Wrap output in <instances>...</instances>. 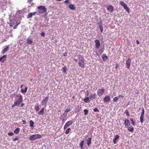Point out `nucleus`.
<instances>
[{
	"label": "nucleus",
	"instance_id": "nucleus-36",
	"mask_svg": "<svg viewBox=\"0 0 149 149\" xmlns=\"http://www.w3.org/2000/svg\"><path fill=\"white\" fill-rule=\"evenodd\" d=\"M85 115H86L88 113V110L87 109H84V110Z\"/></svg>",
	"mask_w": 149,
	"mask_h": 149
},
{
	"label": "nucleus",
	"instance_id": "nucleus-38",
	"mask_svg": "<svg viewBox=\"0 0 149 149\" xmlns=\"http://www.w3.org/2000/svg\"><path fill=\"white\" fill-rule=\"evenodd\" d=\"M130 121H132V124L133 125H135V122L133 120V119L132 118H131L130 119Z\"/></svg>",
	"mask_w": 149,
	"mask_h": 149
},
{
	"label": "nucleus",
	"instance_id": "nucleus-49",
	"mask_svg": "<svg viewBox=\"0 0 149 149\" xmlns=\"http://www.w3.org/2000/svg\"><path fill=\"white\" fill-rule=\"evenodd\" d=\"M63 56H67V52H65L63 54Z\"/></svg>",
	"mask_w": 149,
	"mask_h": 149
},
{
	"label": "nucleus",
	"instance_id": "nucleus-25",
	"mask_svg": "<svg viewBox=\"0 0 149 149\" xmlns=\"http://www.w3.org/2000/svg\"><path fill=\"white\" fill-rule=\"evenodd\" d=\"M27 43L31 44L33 43V41L29 38H28L26 40Z\"/></svg>",
	"mask_w": 149,
	"mask_h": 149
},
{
	"label": "nucleus",
	"instance_id": "nucleus-33",
	"mask_svg": "<svg viewBox=\"0 0 149 149\" xmlns=\"http://www.w3.org/2000/svg\"><path fill=\"white\" fill-rule=\"evenodd\" d=\"M71 130V129L70 128H68L65 132V133L66 134H68L69 133L70 131Z\"/></svg>",
	"mask_w": 149,
	"mask_h": 149
},
{
	"label": "nucleus",
	"instance_id": "nucleus-32",
	"mask_svg": "<svg viewBox=\"0 0 149 149\" xmlns=\"http://www.w3.org/2000/svg\"><path fill=\"white\" fill-rule=\"evenodd\" d=\"M128 129L129 131L132 132L134 130V128L132 127H129L128 128Z\"/></svg>",
	"mask_w": 149,
	"mask_h": 149
},
{
	"label": "nucleus",
	"instance_id": "nucleus-41",
	"mask_svg": "<svg viewBox=\"0 0 149 149\" xmlns=\"http://www.w3.org/2000/svg\"><path fill=\"white\" fill-rule=\"evenodd\" d=\"M70 110V108L69 109H66L65 111V113H67L68 112H69Z\"/></svg>",
	"mask_w": 149,
	"mask_h": 149
},
{
	"label": "nucleus",
	"instance_id": "nucleus-50",
	"mask_svg": "<svg viewBox=\"0 0 149 149\" xmlns=\"http://www.w3.org/2000/svg\"><path fill=\"white\" fill-rule=\"evenodd\" d=\"M118 97L119 98V97H120L122 98V99H123V98H124V97L122 95H119L118 96Z\"/></svg>",
	"mask_w": 149,
	"mask_h": 149
},
{
	"label": "nucleus",
	"instance_id": "nucleus-12",
	"mask_svg": "<svg viewBox=\"0 0 149 149\" xmlns=\"http://www.w3.org/2000/svg\"><path fill=\"white\" fill-rule=\"evenodd\" d=\"M110 98L109 96L107 95L105 96L103 101L105 102H108L110 101Z\"/></svg>",
	"mask_w": 149,
	"mask_h": 149
},
{
	"label": "nucleus",
	"instance_id": "nucleus-24",
	"mask_svg": "<svg viewBox=\"0 0 149 149\" xmlns=\"http://www.w3.org/2000/svg\"><path fill=\"white\" fill-rule=\"evenodd\" d=\"M84 141L82 140L81 141V142L79 143V146L81 147V149H83V145L84 143Z\"/></svg>",
	"mask_w": 149,
	"mask_h": 149
},
{
	"label": "nucleus",
	"instance_id": "nucleus-37",
	"mask_svg": "<svg viewBox=\"0 0 149 149\" xmlns=\"http://www.w3.org/2000/svg\"><path fill=\"white\" fill-rule=\"evenodd\" d=\"M125 113L126 114V115L127 116H130V115L129 114V112L128 110H126L125 112Z\"/></svg>",
	"mask_w": 149,
	"mask_h": 149
},
{
	"label": "nucleus",
	"instance_id": "nucleus-8",
	"mask_svg": "<svg viewBox=\"0 0 149 149\" xmlns=\"http://www.w3.org/2000/svg\"><path fill=\"white\" fill-rule=\"evenodd\" d=\"M48 100V97H47L44 98L41 102V105L42 106H45L46 105L47 102Z\"/></svg>",
	"mask_w": 149,
	"mask_h": 149
},
{
	"label": "nucleus",
	"instance_id": "nucleus-18",
	"mask_svg": "<svg viewBox=\"0 0 149 149\" xmlns=\"http://www.w3.org/2000/svg\"><path fill=\"white\" fill-rule=\"evenodd\" d=\"M76 110H75V112L78 113L79 112V110H80L81 109V107L80 105H77V106L75 108Z\"/></svg>",
	"mask_w": 149,
	"mask_h": 149
},
{
	"label": "nucleus",
	"instance_id": "nucleus-40",
	"mask_svg": "<svg viewBox=\"0 0 149 149\" xmlns=\"http://www.w3.org/2000/svg\"><path fill=\"white\" fill-rule=\"evenodd\" d=\"M8 134L9 136H12L14 134L12 132H10Z\"/></svg>",
	"mask_w": 149,
	"mask_h": 149
},
{
	"label": "nucleus",
	"instance_id": "nucleus-3",
	"mask_svg": "<svg viewBox=\"0 0 149 149\" xmlns=\"http://www.w3.org/2000/svg\"><path fill=\"white\" fill-rule=\"evenodd\" d=\"M37 8L39 10L38 12L39 13L43 14L47 11V8L44 6H41L38 7Z\"/></svg>",
	"mask_w": 149,
	"mask_h": 149
},
{
	"label": "nucleus",
	"instance_id": "nucleus-15",
	"mask_svg": "<svg viewBox=\"0 0 149 149\" xmlns=\"http://www.w3.org/2000/svg\"><path fill=\"white\" fill-rule=\"evenodd\" d=\"M125 127H127L130 125V122L128 119H126L125 120Z\"/></svg>",
	"mask_w": 149,
	"mask_h": 149
},
{
	"label": "nucleus",
	"instance_id": "nucleus-48",
	"mask_svg": "<svg viewBox=\"0 0 149 149\" xmlns=\"http://www.w3.org/2000/svg\"><path fill=\"white\" fill-rule=\"evenodd\" d=\"M33 0H28V2L29 3H31V2Z\"/></svg>",
	"mask_w": 149,
	"mask_h": 149
},
{
	"label": "nucleus",
	"instance_id": "nucleus-13",
	"mask_svg": "<svg viewBox=\"0 0 149 149\" xmlns=\"http://www.w3.org/2000/svg\"><path fill=\"white\" fill-rule=\"evenodd\" d=\"M96 93L91 94L89 96V98L91 100H93L95 99L96 97Z\"/></svg>",
	"mask_w": 149,
	"mask_h": 149
},
{
	"label": "nucleus",
	"instance_id": "nucleus-39",
	"mask_svg": "<svg viewBox=\"0 0 149 149\" xmlns=\"http://www.w3.org/2000/svg\"><path fill=\"white\" fill-rule=\"evenodd\" d=\"M144 112H145L144 109V108H143L142 109V112H141V115H142V116H144Z\"/></svg>",
	"mask_w": 149,
	"mask_h": 149
},
{
	"label": "nucleus",
	"instance_id": "nucleus-56",
	"mask_svg": "<svg viewBox=\"0 0 149 149\" xmlns=\"http://www.w3.org/2000/svg\"><path fill=\"white\" fill-rule=\"evenodd\" d=\"M136 42L137 44H139V42L138 40H136Z\"/></svg>",
	"mask_w": 149,
	"mask_h": 149
},
{
	"label": "nucleus",
	"instance_id": "nucleus-5",
	"mask_svg": "<svg viewBox=\"0 0 149 149\" xmlns=\"http://www.w3.org/2000/svg\"><path fill=\"white\" fill-rule=\"evenodd\" d=\"M120 5L123 6V8L128 13L129 12V8L127 7L126 4L124 2L122 1H120Z\"/></svg>",
	"mask_w": 149,
	"mask_h": 149
},
{
	"label": "nucleus",
	"instance_id": "nucleus-62",
	"mask_svg": "<svg viewBox=\"0 0 149 149\" xmlns=\"http://www.w3.org/2000/svg\"><path fill=\"white\" fill-rule=\"evenodd\" d=\"M56 0V1H61L62 0Z\"/></svg>",
	"mask_w": 149,
	"mask_h": 149
},
{
	"label": "nucleus",
	"instance_id": "nucleus-26",
	"mask_svg": "<svg viewBox=\"0 0 149 149\" xmlns=\"http://www.w3.org/2000/svg\"><path fill=\"white\" fill-rule=\"evenodd\" d=\"M30 126L31 127H34V122L32 120H31L29 121Z\"/></svg>",
	"mask_w": 149,
	"mask_h": 149
},
{
	"label": "nucleus",
	"instance_id": "nucleus-52",
	"mask_svg": "<svg viewBox=\"0 0 149 149\" xmlns=\"http://www.w3.org/2000/svg\"><path fill=\"white\" fill-rule=\"evenodd\" d=\"M27 87H26L25 88V89H24V91L25 92H26L27 91Z\"/></svg>",
	"mask_w": 149,
	"mask_h": 149
},
{
	"label": "nucleus",
	"instance_id": "nucleus-9",
	"mask_svg": "<svg viewBox=\"0 0 149 149\" xmlns=\"http://www.w3.org/2000/svg\"><path fill=\"white\" fill-rule=\"evenodd\" d=\"M131 60L130 58H128L126 60V64L128 69H129L130 68Z\"/></svg>",
	"mask_w": 149,
	"mask_h": 149
},
{
	"label": "nucleus",
	"instance_id": "nucleus-27",
	"mask_svg": "<svg viewBox=\"0 0 149 149\" xmlns=\"http://www.w3.org/2000/svg\"><path fill=\"white\" fill-rule=\"evenodd\" d=\"M20 130V129L19 128H17L14 131V133L15 134H17L19 132Z\"/></svg>",
	"mask_w": 149,
	"mask_h": 149
},
{
	"label": "nucleus",
	"instance_id": "nucleus-46",
	"mask_svg": "<svg viewBox=\"0 0 149 149\" xmlns=\"http://www.w3.org/2000/svg\"><path fill=\"white\" fill-rule=\"evenodd\" d=\"M18 138H17V137H16L15 138H14L13 140V141L15 142L16 141L18 140Z\"/></svg>",
	"mask_w": 149,
	"mask_h": 149
},
{
	"label": "nucleus",
	"instance_id": "nucleus-10",
	"mask_svg": "<svg viewBox=\"0 0 149 149\" xmlns=\"http://www.w3.org/2000/svg\"><path fill=\"white\" fill-rule=\"evenodd\" d=\"M95 47L97 49H98L100 48V42L98 40H96L95 41Z\"/></svg>",
	"mask_w": 149,
	"mask_h": 149
},
{
	"label": "nucleus",
	"instance_id": "nucleus-43",
	"mask_svg": "<svg viewBox=\"0 0 149 149\" xmlns=\"http://www.w3.org/2000/svg\"><path fill=\"white\" fill-rule=\"evenodd\" d=\"M93 111H94L96 112H98L99 111V110H98L97 108H94L93 109Z\"/></svg>",
	"mask_w": 149,
	"mask_h": 149
},
{
	"label": "nucleus",
	"instance_id": "nucleus-28",
	"mask_svg": "<svg viewBox=\"0 0 149 149\" xmlns=\"http://www.w3.org/2000/svg\"><path fill=\"white\" fill-rule=\"evenodd\" d=\"M66 70L67 68L66 66L63 67L61 70L64 73H65L66 72Z\"/></svg>",
	"mask_w": 149,
	"mask_h": 149
},
{
	"label": "nucleus",
	"instance_id": "nucleus-14",
	"mask_svg": "<svg viewBox=\"0 0 149 149\" xmlns=\"http://www.w3.org/2000/svg\"><path fill=\"white\" fill-rule=\"evenodd\" d=\"M6 55H3L2 57H0V61L2 63L3 62L6 60Z\"/></svg>",
	"mask_w": 149,
	"mask_h": 149
},
{
	"label": "nucleus",
	"instance_id": "nucleus-58",
	"mask_svg": "<svg viewBox=\"0 0 149 149\" xmlns=\"http://www.w3.org/2000/svg\"><path fill=\"white\" fill-rule=\"evenodd\" d=\"M24 105V104L23 103H22L20 107H22Z\"/></svg>",
	"mask_w": 149,
	"mask_h": 149
},
{
	"label": "nucleus",
	"instance_id": "nucleus-51",
	"mask_svg": "<svg viewBox=\"0 0 149 149\" xmlns=\"http://www.w3.org/2000/svg\"><path fill=\"white\" fill-rule=\"evenodd\" d=\"M64 2L68 3H69V0H66L64 1Z\"/></svg>",
	"mask_w": 149,
	"mask_h": 149
},
{
	"label": "nucleus",
	"instance_id": "nucleus-42",
	"mask_svg": "<svg viewBox=\"0 0 149 149\" xmlns=\"http://www.w3.org/2000/svg\"><path fill=\"white\" fill-rule=\"evenodd\" d=\"M120 137V136L119 135H116L115 137V138H114V139H119V138Z\"/></svg>",
	"mask_w": 149,
	"mask_h": 149
},
{
	"label": "nucleus",
	"instance_id": "nucleus-63",
	"mask_svg": "<svg viewBox=\"0 0 149 149\" xmlns=\"http://www.w3.org/2000/svg\"><path fill=\"white\" fill-rule=\"evenodd\" d=\"M74 98H75V96H73V97H72V98H73V99H74Z\"/></svg>",
	"mask_w": 149,
	"mask_h": 149
},
{
	"label": "nucleus",
	"instance_id": "nucleus-44",
	"mask_svg": "<svg viewBox=\"0 0 149 149\" xmlns=\"http://www.w3.org/2000/svg\"><path fill=\"white\" fill-rule=\"evenodd\" d=\"M116 140H117L116 139H113V143L114 144H115L116 143Z\"/></svg>",
	"mask_w": 149,
	"mask_h": 149
},
{
	"label": "nucleus",
	"instance_id": "nucleus-55",
	"mask_svg": "<svg viewBox=\"0 0 149 149\" xmlns=\"http://www.w3.org/2000/svg\"><path fill=\"white\" fill-rule=\"evenodd\" d=\"M17 25H15L14 27H13V28L14 29H16L17 27Z\"/></svg>",
	"mask_w": 149,
	"mask_h": 149
},
{
	"label": "nucleus",
	"instance_id": "nucleus-59",
	"mask_svg": "<svg viewBox=\"0 0 149 149\" xmlns=\"http://www.w3.org/2000/svg\"><path fill=\"white\" fill-rule=\"evenodd\" d=\"M74 61H75V62H77V60L76 59V58H74Z\"/></svg>",
	"mask_w": 149,
	"mask_h": 149
},
{
	"label": "nucleus",
	"instance_id": "nucleus-53",
	"mask_svg": "<svg viewBox=\"0 0 149 149\" xmlns=\"http://www.w3.org/2000/svg\"><path fill=\"white\" fill-rule=\"evenodd\" d=\"M22 122H23V124H25L26 123V121H25V120H22Z\"/></svg>",
	"mask_w": 149,
	"mask_h": 149
},
{
	"label": "nucleus",
	"instance_id": "nucleus-11",
	"mask_svg": "<svg viewBox=\"0 0 149 149\" xmlns=\"http://www.w3.org/2000/svg\"><path fill=\"white\" fill-rule=\"evenodd\" d=\"M107 9L108 11L110 13L113 12L114 10L113 7L111 5L108 6Z\"/></svg>",
	"mask_w": 149,
	"mask_h": 149
},
{
	"label": "nucleus",
	"instance_id": "nucleus-47",
	"mask_svg": "<svg viewBox=\"0 0 149 149\" xmlns=\"http://www.w3.org/2000/svg\"><path fill=\"white\" fill-rule=\"evenodd\" d=\"M45 33H44L42 32L41 33V36H45Z\"/></svg>",
	"mask_w": 149,
	"mask_h": 149
},
{
	"label": "nucleus",
	"instance_id": "nucleus-2",
	"mask_svg": "<svg viewBox=\"0 0 149 149\" xmlns=\"http://www.w3.org/2000/svg\"><path fill=\"white\" fill-rule=\"evenodd\" d=\"M18 98L16 99L15 102V105H19L23 101V97L21 95L18 96Z\"/></svg>",
	"mask_w": 149,
	"mask_h": 149
},
{
	"label": "nucleus",
	"instance_id": "nucleus-21",
	"mask_svg": "<svg viewBox=\"0 0 149 149\" xmlns=\"http://www.w3.org/2000/svg\"><path fill=\"white\" fill-rule=\"evenodd\" d=\"M44 108H42L41 109V110L38 112V114L39 115H43V114H44Z\"/></svg>",
	"mask_w": 149,
	"mask_h": 149
},
{
	"label": "nucleus",
	"instance_id": "nucleus-61",
	"mask_svg": "<svg viewBox=\"0 0 149 149\" xmlns=\"http://www.w3.org/2000/svg\"><path fill=\"white\" fill-rule=\"evenodd\" d=\"M20 22H19L18 23H17L16 25H17V26L19 24H20Z\"/></svg>",
	"mask_w": 149,
	"mask_h": 149
},
{
	"label": "nucleus",
	"instance_id": "nucleus-31",
	"mask_svg": "<svg viewBox=\"0 0 149 149\" xmlns=\"http://www.w3.org/2000/svg\"><path fill=\"white\" fill-rule=\"evenodd\" d=\"M118 98H119L118 96L117 97H114L113 100V101L114 102H117L118 99Z\"/></svg>",
	"mask_w": 149,
	"mask_h": 149
},
{
	"label": "nucleus",
	"instance_id": "nucleus-60",
	"mask_svg": "<svg viewBox=\"0 0 149 149\" xmlns=\"http://www.w3.org/2000/svg\"><path fill=\"white\" fill-rule=\"evenodd\" d=\"M23 86V85L21 84V85H20V87L21 88H22V87Z\"/></svg>",
	"mask_w": 149,
	"mask_h": 149
},
{
	"label": "nucleus",
	"instance_id": "nucleus-30",
	"mask_svg": "<svg viewBox=\"0 0 149 149\" xmlns=\"http://www.w3.org/2000/svg\"><path fill=\"white\" fill-rule=\"evenodd\" d=\"M144 116L141 115L140 117V120L141 123H143V122Z\"/></svg>",
	"mask_w": 149,
	"mask_h": 149
},
{
	"label": "nucleus",
	"instance_id": "nucleus-16",
	"mask_svg": "<svg viewBox=\"0 0 149 149\" xmlns=\"http://www.w3.org/2000/svg\"><path fill=\"white\" fill-rule=\"evenodd\" d=\"M36 13V12H35L34 13H29L27 15V18H31L33 16L35 15Z\"/></svg>",
	"mask_w": 149,
	"mask_h": 149
},
{
	"label": "nucleus",
	"instance_id": "nucleus-45",
	"mask_svg": "<svg viewBox=\"0 0 149 149\" xmlns=\"http://www.w3.org/2000/svg\"><path fill=\"white\" fill-rule=\"evenodd\" d=\"M24 91V90L23 89H22L21 90V92L22 93H26V92H25Z\"/></svg>",
	"mask_w": 149,
	"mask_h": 149
},
{
	"label": "nucleus",
	"instance_id": "nucleus-22",
	"mask_svg": "<svg viewBox=\"0 0 149 149\" xmlns=\"http://www.w3.org/2000/svg\"><path fill=\"white\" fill-rule=\"evenodd\" d=\"M9 47L8 46L6 47L2 51H1V53L2 54H4L6 52H7L8 50L9 49Z\"/></svg>",
	"mask_w": 149,
	"mask_h": 149
},
{
	"label": "nucleus",
	"instance_id": "nucleus-34",
	"mask_svg": "<svg viewBox=\"0 0 149 149\" xmlns=\"http://www.w3.org/2000/svg\"><path fill=\"white\" fill-rule=\"evenodd\" d=\"M10 96L12 97H18V95H17L15 93H13V94H11L10 95Z\"/></svg>",
	"mask_w": 149,
	"mask_h": 149
},
{
	"label": "nucleus",
	"instance_id": "nucleus-4",
	"mask_svg": "<svg viewBox=\"0 0 149 149\" xmlns=\"http://www.w3.org/2000/svg\"><path fill=\"white\" fill-rule=\"evenodd\" d=\"M42 137V136L40 134H34L31 136H30L29 139L32 141H34L36 139L40 138Z\"/></svg>",
	"mask_w": 149,
	"mask_h": 149
},
{
	"label": "nucleus",
	"instance_id": "nucleus-29",
	"mask_svg": "<svg viewBox=\"0 0 149 149\" xmlns=\"http://www.w3.org/2000/svg\"><path fill=\"white\" fill-rule=\"evenodd\" d=\"M40 109V108L39 106L38 105H35V110L37 112Z\"/></svg>",
	"mask_w": 149,
	"mask_h": 149
},
{
	"label": "nucleus",
	"instance_id": "nucleus-35",
	"mask_svg": "<svg viewBox=\"0 0 149 149\" xmlns=\"http://www.w3.org/2000/svg\"><path fill=\"white\" fill-rule=\"evenodd\" d=\"M100 29L101 33H102L103 31V27L102 25H100L99 26Z\"/></svg>",
	"mask_w": 149,
	"mask_h": 149
},
{
	"label": "nucleus",
	"instance_id": "nucleus-23",
	"mask_svg": "<svg viewBox=\"0 0 149 149\" xmlns=\"http://www.w3.org/2000/svg\"><path fill=\"white\" fill-rule=\"evenodd\" d=\"M84 101L85 103L89 102H90V100H89V97H86V98L84 99Z\"/></svg>",
	"mask_w": 149,
	"mask_h": 149
},
{
	"label": "nucleus",
	"instance_id": "nucleus-19",
	"mask_svg": "<svg viewBox=\"0 0 149 149\" xmlns=\"http://www.w3.org/2000/svg\"><path fill=\"white\" fill-rule=\"evenodd\" d=\"M87 145L88 146H89L90 145L91 143V138H88V139L87 140Z\"/></svg>",
	"mask_w": 149,
	"mask_h": 149
},
{
	"label": "nucleus",
	"instance_id": "nucleus-20",
	"mask_svg": "<svg viewBox=\"0 0 149 149\" xmlns=\"http://www.w3.org/2000/svg\"><path fill=\"white\" fill-rule=\"evenodd\" d=\"M69 8L72 10H75V7L72 4H70L68 6Z\"/></svg>",
	"mask_w": 149,
	"mask_h": 149
},
{
	"label": "nucleus",
	"instance_id": "nucleus-6",
	"mask_svg": "<svg viewBox=\"0 0 149 149\" xmlns=\"http://www.w3.org/2000/svg\"><path fill=\"white\" fill-rule=\"evenodd\" d=\"M73 123V121L72 120H70L68 121L64 127V130H65L68 127L71 125Z\"/></svg>",
	"mask_w": 149,
	"mask_h": 149
},
{
	"label": "nucleus",
	"instance_id": "nucleus-54",
	"mask_svg": "<svg viewBox=\"0 0 149 149\" xmlns=\"http://www.w3.org/2000/svg\"><path fill=\"white\" fill-rule=\"evenodd\" d=\"M116 66L115 67V68L117 69L118 67V65L117 63L116 64Z\"/></svg>",
	"mask_w": 149,
	"mask_h": 149
},
{
	"label": "nucleus",
	"instance_id": "nucleus-7",
	"mask_svg": "<svg viewBox=\"0 0 149 149\" xmlns=\"http://www.w3.org/2000/svg\"><path fill=\"white\" fill-rule=\"evenodd\" d=\"M105 90L104 88L99 89L97 91V93L98 95L101 96L104 93Z\"/></svg>",
	"mask_w": 149,
	"mask_h": 149
},
{
	"label": "nucleus",
	"instance_id": "nucleus-57",
	"mask_svg": "<svg viewBox=\"0 0 149 149\" xmlns=\"http://www.w3.org/2000/svg\"><path fill=\"white\" fill-rule=\"evenodd\" d=\"M15 103L14 102V104L12 106V107H14L15 106H18L17 105H15Z\"/></svg>",
	"mask_w": 149,
	"mask_h": 149
},
{
	"label": "nucleus",
	"instance_id": "nucleus-1",
	"mask_svg": "<svg viewBox=\"0 0 149 149\" xmlns=\"http://www.w3.org/2000/svg\"><path fill=\"white\" fill-rule=\"evenodd\" d=\"M79 62L78 64L79 66L81 68H83L85 67L84 59L83 56L79 55Z\"/></svg>",
	"mask_w": 149,
	"mask_h": 149
},
{
	"label": "nucleus",
	"instance_id": "nucleus-17",
	"mask_svg": "<svg viewBox=\"0 0 149 149\" xmlns=\"http://www.w3.org/2000/svg\"><path fill=\"white\" fill-rule=\"evenodd\" d=\"M102 58L104 61H105L107 59L108 57L105 54H104L102 55Z\"/></svg>",
	"mask_w": 149,
	"mask_h": 149
}]
</instances>
